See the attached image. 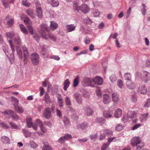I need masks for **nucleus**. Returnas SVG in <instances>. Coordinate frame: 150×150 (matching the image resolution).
Wrapping results in <instances>:
<instances>
[{
	"label": "nucleus",
	"instance_id": "1",
	"mask_svg": "<svg viewBox=\"0 0 150 150\" xmlns=\"http://www.w3.org/2000/svg\"><path fill=\"white\" fill-rule=\"evenodd\" d=\"M40 27L41 30L39 31V33L43 38L47 39H48L45 30L49 32L50 31L49 28L47 27V25L45 24L42 23L41 24Z\"/></svg>",
	"mask_w": 150,
	"mask_h": 150
},
{
	"label": "nucleus",
	"instance_id": "2",
	"mask_svg": "<svg viewBox=\"0 0 150 150\" xmlns=\"http://www.w3.org/2000/svg\"><path fill=\"white\" fill-rule=\"evenodd\" d=\"M24 22L28 28L29 32L32 35H33L34 30L32 26V22L30 19L27 17L25 18L24 20Z\"/></svg>",
	"mask_w": 150,
	"mask_h": 150
},
{
	"label": "nucleus",
	"instance_id": "3",
	"mask_svg": "<svg viewBox=\"0 0 150 150\" xmlns=\"http://www.w3.org/2000/svg\"><path fill=\"white\" fill-rule=\"evenodd\" d=\"M137 114V112L134 111H128L127 115L124 116L122 119L123 121L124 122L126 123L129 120V118L133 119L136 117Z\"/></svg>",
	"mask_w": 150,
	"mask_h": 150
},
{
	"label": "nucleus",
	"instance_id": "4",
	"mask_svg": "<svg viewBox=\"0 0 150 150\" xmlns=\"http://www.w3.org/2000/svg\"><path fill=\"white\" fill-rule=\"evenodd\" d=\"M11 98L12 100L15 102V103L13 104L15 110L19 113H22L23 112V110L22 107H20L18 106V100L16 98L13 97H12Z\"/></svg>",
	"mask_w": 150,
	"mask_h": 150
},
{
	"label": "nucleus",
	"instance_id": "5",
	"mask_svg": "<svg viewBox=\"0 0 150 150\" xmlns=\"http://www.w3.org/2000/svg\"><path fill=\"white\" fill-rule=\"evenodd\" d=\"M2 113L6 116L8 115L10 117L11 116L13 120H17L19 119V117L16 114L15 112L10 110H6Z\"/></svg>",
	"mask_w": 150,
	"mask_h": 150
},
{
	"label": "nucleus",
	"instance_id": "6",
	"mask_svg": "<svg viewBox=\"0 0 150 150\" xmlns=\"http://www.w3.org/2000/svg\"><path fill=\"white\" fill-rule=\"evenodd\" d=\"M31 60L34 65H37L39 62V58L38 55L34 53L31 55Z\"/></svg>",
	"mask_w": 150,
	"mask_h": 150
},
{
	"label": "nucleus",
	"instance_id": "7",
	"mask_svg": "<svg viewBox=\"0 0 150 150\" xmlns=\"http://www.w3.org/2000/svg\"><path fill=\"white\" fill-rule=\"evenodd\" d=\"M142 79L145 82L150 79V74L146 71H143L141 73Z\"/></svg>",
	"mask_w": 150,
	"mask_h": 150
},
{
	"label": "nucleus",
	"instance_id": "8",
	"mask_svg": "<svg viewBox=\"0 0 150 150\" xmlns=\"http://www.w3.org/2000/svg\"><path fill=\"white\" fill-rule=\"evenodd\" d=\"M93 81L95 83L99 85H102L103 83V79L101 77L97 76L93 79Z\"/></svg>",
	"mask_w": 150,
	"mask_h": 150
},
{
	"label": "nucleus",
	"instance_id": "9",
	"mask_svg": "<svg viewBox=\"0 0 150 150\" xmlns=\"http://www.w3.org/2000/svg\"><path fill=\"white\" fill-rule=\"evenodd\" d=\"M80 10L83 13H86L89 11V8L88 6L86 4H84L80 6Z\"/></svg>",
	"mask_w": 150,
	"mask_h": 150
},
{
	"label": "nucleus",
	"instance_id": "10",
	"mask_svg": "<svg viewBox=\"0 0 150 150\" xmlns=\"http://www.w3.org/2000/svg\"><path fill=\"white\" fill-rule=\"evenodd\" d=\"M51 111L49 108H45L44 113L45 117L47 119H49L51 117Z\"/></svg>",
	"mask_w": 150,
	"mask_h": 150
},
{
	"label": "nucleus",
	"instance_id": "11",
	"mask_svg": "<svg viewBox=\"0 0 150 150\" xmlns=\"http://www.w3.org/2000/svg\"><path fill=\"white\" fill-rule=\"evenodd\" d=\"M140 138L138 137H135L132 138L131 140V144L133 146H135L137 144L140 142Z\"/></svg>",
	"mask_w": 150,
	"mask_h": 150
},
{
	"label": "nucleus",
	"instance_id": "12",
	"mask_svg": "<svg viewBox=\"0 0 150 150\" xmlns=\"http://www.w3.org/2000/svg\"><path fill=\"white\" fill-rule=\"evenodd\" d=\"M74 98L75 99L76 102L79 104H81L82 103V97L81 95L76 93L74 95Z\"/></svg>",
	"mask_w": 150,
	"mask_h": 150
},
{
	"label": "nucleus",
	"instance_id": "13",
	"mask_svg": "<svg viewBox=\"0 0 150 150\" xmlns=\"http://www.w3.org/2000/svg\"><path fill=\"white\" fill-rule=\"evenodd\" d=\"M76 26L74 24L67 25L66 27V30L68 32H71L75 30Z\"/></svg>",
	"mask_w": 150,
	"mask_h": 150
},
{
	"label": "nucleus",
	"instance_id": "14",
	"mask_svg": "<svg viewBox=\"0 0 150 150\" xmlns=\"http://www.w3.org/2000/svg\"><path fill=\"white\" fill-rule=\"evenodd\" d=\"M85 113L88 116L91 115L93 113V110L90 107H86L83 108Z\"/></svg>",
	"mask_w": 150,
	"mask_h": 150
},
{
	"label": "nucleus",
	"instance_id": "15",
	"mask_svg": "<svg viewBox=\"0 0 150 150\" xmlns=\"http://www.w3.org/2000/svg\"><path fill=\"white\" fill-rule=\"evenodd\" d=\"M126 85L127 87L129 89H133L135 88V84L132 82L131 80L127 81L126 82Z\"/></svg>",
	"mask_w": 150,
	"mask_h": 150
},
{
	"label": "nucleus",
	"instance_id": "16",
	"mask_svg": "<svg viewBox=\"0 0 150 150\" xmlns=\"http://www.w3.org/2000/svg\"><path fill=\"white\" fill-rule=\"evenodd\" d=\"M8 42L10 44L11 50L12 52V53L10 54V58H11V59H14V53L15 51V48L14 47V46L12 44V42H11V41L9 40Z\"/></svg>",
	"mask_w": 150,
	"mask_h": 150
},
{
	"label": "nucleus",
	"instance_id": "17",
	"mask_svg": "<svg viewBox=\"0 0 150 150\" xmlns=\"http://www.w3.org/2000/svg\"><path fill=\"white\" fill-rule=\"evenodd\" d=\"M6 21H8L7 22L8 25L11 26L13 23L14 19L13 18H12L9 15H8L6 16Z\"/></svg>",
	"mask_w": 150,
	"mask_h": 150
},
{
	"label": "nucleus",
	"instance_id": "18",
	"mask_svg": "<svg viewBox=\"0 0 150 150\" xmlns=\"http://www.w3.org/2000/svg\"><path fill=\"white\" fill-rule=\"evenodd\" d=\"M138 92L141 94H145L146 93V89L144 85L139 87Z\"/></svg>",
	"mask_w": 150,
	"mask_h": 150
},
{
	"label": "nucleus",
	"instance_id": "19",
	"mask_svg": "<svg viewBox=\"0 0 150 150\" xmlns=\"http://www.w3.org/2000/svg\"><path fill=\"white\" fill-rule=\"evenodd\" d=\"M111 101L110 98L107 94H105L103 96V102L105 104H108Z\"/></svg>",
	"mask_w": 150,
	"mask_h": 150
},
{
	"label": "nucleus",
	"instance_id": "20",
	"mask_svg": "<svg viewBox=\"0 0 150 150\" xmlns=\"http://www.w3.org/2000/svg\"><path fill=\"white\" fill-rule=\"evenodd\" d=\"M89 125L86 123H83L82 124H79L77 125V127L78 129H84L88 127Z\"/></svg>",
	"mask_w": 150,
	"mask_h": 150
},
{
	"label": "nucleus",
	"instance_id": "21",
	"mask_svg": "<svg viewBox=\"0 0 150 150\" xmlns=\"http://www.w3.org/2000/svg\"><path fill=\"white\" fill-rule=\"evenodd\" d=\"M17 54L20 59L22 58V52L21 48L18 46L15 47Z\"/></svg>",
	"mask_w": 150,
	"mask_h": 150
},
{
	"label": "nucleus",
	"instance_id": "22",
	"mask_svg": "<svg viewBox=\"0 0 150 150\" xmlns=\"http://www.w3.org/2000/svg\"><path fill=\"white\" fill-rule=\"evenodd\" d=\"M37 15L39 18H41L42 16V10L41 8H37L36 10Z\"/></svg>",
	"mask_w": 150,
	"mask_h": 150
},
{
	"label": "nucleus",
	"instance_id": "23",
	"mask_svg": "<svg viewBox=\"0 0 150 150\" xmlns=\"http://www.w3.org/2000/svg\"><path fill=\"white\" fill-rule=\"evenodd\" d=\"M43 100L45 101L47 103H50L51 100L50 96L48 93H46L43 98Z\"/></svg>",
	"mask_w": 150,
	"mask_h": 150
},
{
	"label": "nucleus",
	"instance_id": "24",
	"mask_svg": "<svg viewBox=\"0 0 150 150\" xmlns=\"http://www.w3.org/2000/svg\"><path fill=\"white\" fill-rule=\"evenodd\" d=\"M15 0H9L8 2V0H3V4L5 8L8 6L9 4L13 3Z\"/></svg>",
	"mask_w": 150,
	"mask_h": 150
},
{
	"label": "nucleus",
	"instance_id": "25",
	"mask_svg": "<svg viewBox=\"0 0 150 150\" xmlns=\"http://www.w3.org/2000/svg\"><path fill=\"white\" fill-rule=\"evenodd\" d=\"M1 140L4 144H9L10 140L9 138L6 136H3L1 138Z\"/></svg>",
	"mask_w": 150,
	"mask_h": 150
},
{
	"label": "nucleus",
	"instance_id": "26",
	"mask_svg": "<svg viewBox=\"0 0 150 150\" xmlns=\"http://www.w3.org/2000/svg\"><path fill=\"white\" fill-rule=\"evenodd\" d=\"M19 26L20 29L23 33L26 34H28V32L24 25L22 24H19Z\"/></svg>",
	"mask_w": 150,
	"mask_h": 150
},
{
	"label": "nucleus",
	"instance_id": "27",
	"mask_svg": "<svg viewBox=\"0 0 150 150\" xmlns=\"http://www.w3.org/2000/svg\"><path fill=\"white\" fill-rule=\"evenodd\" d=\"M112 101L115 102H117L119 100L118 96L116 93H112Z\"/></svg>",
	"mask_w": 150,
	"mask_h": 150
},
{
	"label": "nucleus",
	"instance_id": "28",
	"mask_svg": "<svg viewBox=\"0 0 150 150\" xmlns=\"http://www.w3.org/2000/svg\"><path fill=\"white\" fill-rule=\"evenodd\" d=\"M112 112L108 111H105L103 112V115L105 118H109L112 116Z\"/></svg>",
	"mask_w": 150,
	"mask_h": 150
},
{
	"label": "nucleus",
	"instance_id": "29",
	"mask_svg": "<svg viewBox=\"0 0 150 150\" xmlns=\"http://www.w3.org/2000/svg\"><path fill=\"white\" fill-rule=\"evenodd\" d=\"M58 25L57 23L54 21L50 22V27L51 29L52 30H54L57 28Z\"/></svg>",
	"mask_w": 150,
	"mask_h": 150
},
{
	"label": "nucleus",
	"instance_id": "30",
	"mask_svg": "<svg viewBox=\"0 0 150 150\" xmlns=\"http://www.w3.org/2000/svg\"><path fill=\"white\" fill-rule=\"evenodd\" d=\"M103 132L104 134H105V136L107 135L108 136H111L113 134L112 131L108 129H104Z\"/></svg>",
	"mask_w": 150,
	"mask_h": 150
},
{
	"label": "nucleus",
	"instance_id": "31",
	"mask_svg": "<svg viewBox=\"0 0 150 150\" xmlns=\"http://www.w3.org/2000/svg\"><path fill=\"white\" fill-rule=\"evenodd\" d=\"M26 122L27 126L28 128H31L33 124L31 118L30 117H28L26 118Z\"/></svg>",
	"mask_w": 150,
	"mask_h": 150
},
{
	"label": "nucleus",
	"instance_id": "32",
	"mask_svg": "<svg viewBox=\"0 0 150 150\" xmlns=\"http://www.w3.org/2000/svg\"><path fill=\"white\" fill-rule=\"evenodd\" d=\"M49 3L53 7H57L59 5V2L58 0H52L50 2H49Z\"/></svg>",
	"mask_w": 150,
	"mask_h": 150
},
{
	"label": "nucleus",
	"instance_id": "33",
	"mask_svg": "<svg viewBox=\"0 0 150 150\" xmlns=\"http://www.w3.org/2000/svg\"><path fill=\"white\" fill-rule=\"evenodd\" d=\"M122 111L120 109H117L114 114L115 116L116 117H119L121 115Z\"/></svg>",
	"mask_w": 150,
	"mask_h": 150
},
{
	"label": "nucleus",
	"instance_id": "34",
	"mask_svg": "<svg viewBox=\"0 0 150 150\" xmlns=\"http://www.w3.org/2000/svg\"><path fill=\"white\" fill-rule=\"evenodd\" d=\"M144 145V143L141 141L139 143L137 144L136 146L137 147V150H140Z\"/></svg>",
	"mask_w": 150,
	"mask_h": 150
},
{
	"label": "nucleus",
	"instance_id": "35",
	"mask_svg": "<svg viewBox=\"0 0 150 150\" xmlns=\"http://www.w3.org/2000/svg\"><path fill=\"white\" fill-rule=\"evenodd\" d=\"M96 122L98 124L103 125L105 122V120L103 118L98 117L96 119Z\"/></svg>",
	"mask_w": 150,
	"mask_h": 150
},
{
	"label": "nucleus",
	"instance_id": "36",
	"mask_svg": "<svg viewBox=\"0 0 150 150\" xmlns=\"http://www.w3.org/2000/svg\"><path fill=\"white\" fill-rule=\"evenodd\" d=\"M63 121L66 126H68L70 125V123L69 119L66 117L64 116L63 117Z\"/></svg>",
	"mask_w": 150,
	"mask_h": 150
},
{
	"label": "nucleus",
	"instance_id": "37",
	"mask_svg": "<svg viewBox=\"0 0 150 150\" xmlns=\"http://www.w3.org/2000/svg\"><path fill=\"white\" fill-rule=\"evenodd\" d=\"M70 84L68 79H67L64 83V89L65 91L67 90V88L69 86Z\"/></svg>",
	"mask_w": 150,
	"mask_h": 150
},
{
	"label": "nucleus",
	"instance_id": "38",
	"mask_svg": "<svg viewBox=\"0 0 150 150\" xmlns=\"http://www.w3.org/2000/svg\"><path fill=\"white\" fill-rule=\"evenodd\" d=\"M26 13L31 18H35L33 10L28 9L27 10Z\"/></svg>",
	"mask_w": 150,
	"mask_h": 150
},
{
	"label": "nucleus",
	"instance_id": "39",
	"mask_svg": "<svg viewBox=\"0 0 150 150\" xmlns=\"http://www.w3.org/2000/svg\"><path fill=\"white\" fill-rule=\"evenodd\" d=\"M6 35L7 37L8 41L9 40L11 41V42H12L11 40L13 39L14 36L13 34L11 33L7 32L6 33Z\"/></svg>",
	"mask_w": 150,
	"mask_h": 150
},
{
	"label": "nucleus",
	"instance_id": "40",
	"mask_svg": "<svg viewBox=\"0 0 150 150\" xmlns=\"http://www.w3.org/2000/svg\"><path fill=\"white\" fill-rule=\"evenodd\" d=\"M14 42L17 45H20L21 43V41L20 37L18 35L17 37H15Z\"/></svg>",
	"mask_w": 150,
	"mask_h": 150
},
{
	"label": "nucleus",
	"instance_id": "41",
	"mask_svg": "<svg viewBox=\"0 0 150 150\" xmlns=\"http://www.w3.org/2000/svg\"><path fill=\"white\" fill-rule=\"evenodd\" d=\"M78 3L76 1H74L73 2V7L75 10L79 11L80 9V6H79Z\"/></svg>",
	"mask_w": 150,
	"mask_h": 150
},
{
	"label": "nucleus",
	"instance_id": "42",
	"mask_svg": "<svg viewBox=\"0 0 150 150\" xmlns=\"http://www.w3.org/2000/svg\"><path fill=\"white\" fill-rule=\"evenodd\" d=\"M125 79L127 81L131 80V76L130 74L129 73H125L124 76Z\"/></svg>",
	"mask_w": 150,
	"mask_h": 150
},
{
	"label": "nucleus",
	"instance_id": "43",
	"mask_svg": "<svg viewBox=\"0 0 150 150\" xmlns=\"http://www.w3.org/2000/svg\"><path fill=\"white\" fill-rule=\"evenodd\" d=\"M83 82L86 84H90L92 82V80L91 79L88 78H86L83 79Z\"/></svg>",
	"mask_w": 150,
	"mask_h": 150
},
{
	"label": "nucleus",
	"instance_id": "44",
	"mask_svg": "<svg viewBox=\"0 0 150 150\" xmlns=\"http://www.w3.org/2000/svg\"><path fill=\"white\" fill-rule=\"evenodd\" d=\"M123 128V126L120 124H118L116 126L115 129L118 131H120L122 130Z\"/></svg>",
	"mask_w": 150,
	"mask_h": 150
},
{
	"label": "nucleus",
	"instance_id": "45",
	"mask_svg": "<svg viewBox=\"0 0 150 150\" xmlns=\"http://www.w3.org/2000/svg\"><path fill=\"white\" fill-rule=\"evenodd\" d=\"M65 101L66 102V104L67 105L69 106L71 105V102L69 97L67 96L65 98Z\"/></svg>",
	"mask_w": 150,
	"mask_h": 150
},
{
	"label": "nucleus",
	"instance_id": "46",
	"mask_svg": "<svg viewBox=\"0 0 150 150\" xmlns=\"http://www.w3.org/2000/svg\"><path fill=\"white\" fill-rule=\"evenodd\" d=\"M142 6L143 7V8L141 10L142 12L143 15H145L146 14V6L144 4H143L142 5Z\"/></svg>",
	"mask_w": 150,
	"mask_h": 150
},
{
	"label": "nucleus",
	"instance_id": "47",
	"mask_svg": "<svg viewBox=\"0 0 150 150\" xmlns=\"http://www.w3.org/2000/svg\"><path fill=\"white\" fill-rule=\"evenodd\" d=\"M117 84L119 88H122L124 86L122 81L121 80H118L117 81Z\"/></svg>",
	"mask_w": 150,
	"mask_h": 150
},
{
	"label": "nucleus",
	"instance_id": "48",
	"mask_svg": "<svg viewBox=\"0 0 150 150\" xmlns=\"http://www.w3.org/2000/svg\"><path fill=\"white\" fill-rule=\"evenodd\" d=\"M22 49L23 51L24 55L29 54L27 49L25 46H23Z\"/></svg>",
	"mask_w": 150,
	"mask_h": 150
},
{
	"label": "nucleus",
	"instance_id": "49",
	"mask_svg": "<svg viewBox=\"0 0 150 150\" xmlns=\"http://www.w3.org/2000/svg\"><path fill=\"white\" fill-rule=\"evenodd\" d=\"M79 83L78 77H77L74 81V86L75 87Z\"/></svg>",
	"mask_w": 150,
	"mask_h": 150
},
{
	"label": "nucleus",
	"instance_id": "50",
	"mask_svg": "<svg viewBox=\"0 0 150 150\" xmlns=\"http://www.w3.org/2000/svg\"><path fill=\"white\" fill-rule=\"evenodd\" d=\"M51 147L48 144H44L43 146L42 150H52Z\"/></svg>",
	"mask_w": 150,
	"mask_h": 150
},
{
	"label": "nucleus",
	"instance_id": "51",
	"mask_svg": "<svg viewBox=\"0 0 150 150\" xmlns=\"http://www.w3.org/2000/svg\"><path fill=\"white\" fill-rule=\"evenodd\" d=\"M22 4L24 6L29 7L30 6V4L26 0H22Z\"/></svg>",
	"mask_w": 150,
	"mask_h": 150
},
{
	"label": "nucleus",
	"instance_id": "52",
	"mask_svg": "<svg viewBox=\"0 0 150 150\" xmlns=\"http://www.w3.org/2000/svg\"><path fill=\"white\" fill-rule=\"evenodd\" d=\"M110 144V143H107L104 144L102 147L101 150H106L107 147Z\"/></svg>",
	"mask_w": 150,
	"mask_h": 150
},
{
	"label": "nucleus",
	"instance_id": "53",
	"mask_svg": "<svg viewBox=\"0 0 150 150\" xmlns=\"http://www.w3.org/2000/svg\"><path fill=\"white\" fill-rule=\"evenodd\" d=\"M24 62L25 64H26L28 62V59L29 56V54L24 55Z\"/></svg>",
	"mask_w": 150,
	"mask_h": 150
},
{
	"label": "nucleus",
	"instance_id": "54",
	"mask_svg": "<svg viewBox=\"0 0 150 150\" xmlns=\"http://www.w3.org/2000/svg\"><path fill=\"white\" fill-rule=\"evenodd\" d=\"M48 35L49 38L52 41L54 42L56 41V38L55 36L51 35L50 33H49Z\"/></svg>",
	"mask_w": 150,
	"mask_h": 150
},
{
	"label": "nucleus",
	"instance_id": "55",
	"mask_svg": "<svg viewBox=\"0 0 150 150\" xmlns=\"http://www.w3.org/2000/svg\"><path fill=\"white\" fill-rule=\"evenodd\" d=\"M150 105V99H148L145 102L144 104V106L146 108H148Z\"/></svg>",
	"mask_w": 150,
	"mask_h": 150
},
{
	"label": "nucleus",
	"instance_id": "56",
	"mask_svg": "<svg viewBox=\"0 0 150 150\" xmlns=\"http://www.w3.org/2000/svg\"><path fill=\"white\" fill-rule=\"evenodd\" d=\"M110 79L112 82H113L116 80V76L114 75H112L110 77Z\"/></svg>",
	"mask_w": 150,
	"mask_h": 150
},
{
	"label": "nucleus",
	"instance_id": "57",
	"mask_svg": "<svg viewBox=\"0 0 150 150\" xmlns=\"http://www.w3.org/2000/svg\"><path fill=\"white\" fill-rule=\"evenodd\" d=\"M93 16L94 17H97L99 16L100 13L97 10H95L93 12Z\"/></svg>",
	"mask_w": 150,
	"mask_h": 150
},
{
	"label": "nucleus",
	"instance_id": "58",
	"mask_svg": "<svg viewBox=\"0 0 150 150\" xmlns=\"http://www.w3.org/2000/svg\"><path fill=\"white\" fill-rule=\"evenodd\" d=\"M66 139L64 137H61L58 140V142L62 144L64 143L66 141Z\"/></svg>",
	"mask_w": 150,
	"mask_h": 150
},
{
	"label": "nucleus",
	"instance_id": "59",
	"mask_svg": "<svg viewBox=\"0 0 150 150\" xmlns=\"http://www.w3.org/2000/svg\"><path fill=\"white\" fill-rule=\"evenodd\" d=\"M84 21L85 23L88 24H91L92 23L91 20L88 17L86 18Z\"/></svg>",
	"mask_w": 150,
	"mask_h": 150
},
{
	"label": "nucleus",
	"instance_id": "60",
	"mask_svg": "<svg viewBox=\"0 0 150 150\" xmlns=\"http://www.w3.org/2000/svg\"><path fill=\"white\" fill-rule=\"evenodd\" d=\"M40 96H42L43 95L44 92H45V90L44 89V88L42 87H40Z\"/></svg>",
	"mask_w": 150,
	"mask_h": 150
},
{
	"label": "nucleus",
	"instance_id": "61",
	"mask_svg": "<svg viewBox=\"0 0 150 150\" xmlns=\"http://www.w3.org/2000/svg\"><path fill=\"white\" fill-rule=\"evenodd\" d=\"M98 135L97 134H92L90 136V139L93 140H95L97 138Z\"/></svg>",
	"mask_w": 150,
	"mask_h": 150
},
{
	"label": "nucleus",
	"instance_id": "62",
	"mask_svg": "<svg viewBox=\"0 0 150 150\" xmlns=\"http://www.w3.org/2000/svg\"><path fill=\"white\" fill-rule=\"evenodd\" d=\"M141 125L140 124H136L132 128V129L133 130L137 129L138 128L140 127Z\"/></svg>",
	"mask_w": 150,
	"mask_h": 150
},
{
	"label": "nucleus",
	"instance_id": "63",
	"mask_svg": "<svg viewBox=\"0 0 150 150\" xmlns=\"http://www.w3.org/2000/svg\"><path fill=\"white\" fill-rule=\"evenodd\" d=\"M30 145L31 147L33 149H35L37 147V144L34 142H31Z\"/></svg>",
	"mask_w": 150,
	"mask_h": 150
},
{
	"label": "nucleus",
	"instance_id": "64",
	"mask_svg": "<svg viewBox=\"0 0 150 150\" xmlns=\"http://www.w3.org/2000/svg\"><path fill=\"white\" fill-rule=\"evenodd\" d=\"M96 93L98 98H100L101 97L102 95L100 91L98 89L96 91Z\"/></svg>",
	"mask_w": 150,
	"mask_h": 150
}]
</instances>
